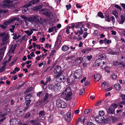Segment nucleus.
Listing matches in <instances>:
<instances>
[{"instance_id": "obj_2", "label": "nucleus", "mask_w": 125, "mask_h": 125, "mask_svg": "<svg viewBox=\"0 0 125 125\" xmlns=\"http://www.w3.org/2000/svg\"><path fill=\"white\" fill-rule=\"evenodd\" d=\"M72 94V93L71 91V89L70 88H68L66 89L62 94L63 96L67 100H70V97Z\"/></svg>"}, {"instance_id": "obj_21", "label": "nucleus", "mask_w": 125, "mask_h": 125, "mask_svg": "<svg viewBox=\"0 0 125 125\" xmlns=\"http://www.w3.org/2000/svg\"><path fill=\"white\" fill-rule=\"evenodd\" d=\"M121 97L122 98V100H124V101H121L120 102V104H125V95L124 94H122L121 95Z\"/></svg>"}, {"instance_id": "obj_42", "label": "nucleus", "mask_w": 125, "mask_h": 125, "mask_svg": "<svg viewBox=\"0 0 125 125\" xmlns=\"http://www.w3.org/2000/svg\"><path fill=\"white\" fill-rule=\"evenodd\" d=\"M31 101L30 100L27 101L26 100L25 101V103L26 104V105L27 106H28L30 105Z\"/></svg>"}, {"instance_id": "obj_15", "label": "nucleus", "mask_w": 125, "mask_h": 125, "mask_svg": "<svg viewBox=\"0 0 125 125\" xmlns=\"http://www.w3.org/2000/svg\"><path fill=\"white\" fill-rule=\"evenodd\" d=\"M71 113L68 112L65 115V118L67 122H69L70 120Z\"/></svg>"}, {"instance_id": "obj_52", "label": "nucleus", "mask_w": 125, "mask_h": 125, "mask_svg": "<svg viewBox=\"0 0 125 125\" xmlns=\"http://www.w3.org/2000/svg\"><path fill=\"white\" fill-rule=\"evenodd\" d=\"M76 61H77L78 63H80L82 62V59L81 57L78 58L76 60Z\"/></svg>"}, {"instance_id": "obj_25", "label": "nucleus", "mask_w": 125, "mask_h": 125, "mask_svg": "<svg viewBox=\"0 0 125 125\" xmlns=\"http://www.w3.org/2000/svg\"><path fill=\"white\" fill-rule=\"evenodd\" d=\"M104 42L105 45H106L107 44H108L110 43L111 42V40H107L106 38L104 39Z\"/></svg>"}, {"instance_id": "obj_28", "label": "nucleus", "mask_w": 125, "mask_h": 125, "mask_svg": "<svg viewBox=\"0 0 125 125\" xmlns=\"http://www.w3.org/2000/svg\"><path fill=\"white\" fill-rule=\"evenodd\" d=\"M80 30L81 31L79 30H78L74 32L75 34L76 35H77L78 33H79L80 35L82 34L83 31V30L82 29H81V30Z\"/></svg>"}, {"instance_id": "obj_46", "label": "nucleus", "mask_w": 125, "mask_h": 125, "mask_svg": "<svg viewBox=\"0 0 125 125\" xmlns=\"http://www.w3.org/2000/svg\"><path fill=\"white\" fill-rule=\"evenodd\" d=\"M98 15L100 17L102 18H103L104 16L103 14L101 12H99L98 13Z\"/></svg>"}, {"instance_id": "obj_40", "label": "nucleus", "mask_w": 125, "mask_h": 125, "mask_svg": "<svg viewBox=\"0 0 125 125\" xmlns=\"http://www.w3.org/2000/svg\"><path fill=\"white\" fill-rule=\"evenodd\" d=\"M104 70L105 71L108 73H109L110 72V68L108 67H105Z\"/></svg>"}, {"instance_id": "obj_43", "label": "nucleus", "mask_w": 125, "mask_h": 125, "mask_svg": "<svg viewBox=\"0 0 125 125\" xmlns=\"http://www.w3.org/2000/svg\"><path fill=\"white\" fill-rule=\"evenodd\" d=\"M31 115V114L29 113L28 112L27 114L24 115V117L25 118H28Z\"/></svg>"}, {"instance_id": "obj_34", "label": "nucleus", "mask_w": 125, "mask_h": 125, "mask_svg": "<svg viewBox=\"0 0 125 125\" xmlns=\"http://www.w3.org/2000/svg\"><path fill=\"white\" fill-rule=\"evenodd\" d=\"M9 38V37L8 35V34H6L3 38L2 41L4 42H6Z\"/></svg>"}, {"instance_id": "obj_51", "label": "nucleus", "mask_w": 125, "mask_h": 125, "mask_svg": "<svg viewBox=\"0 0 125 125\" xmlns=\"http://www.w3.org/2000/svg\"><path fill=\"white\" fill-rule=\"evenodd\" d=\"M5 47H2L0 49V51L2 52H0V53H3V54H4V52L5 51Z\"/></svg>"}, {"instance_id": "obj_39", "label": "nucleus", "mask_w": 125, "mask_h": 125, "mask_svg": "<svg viewBox=\"0 0 125 125\" xmlns=\"http://www.w3.org/2000/svg\"><path fill=\"white\" fill-rule=\"evenodd\" d=\"M104 114V112L103 111H101L99 112L98 115H100L101 116H103Z\"/></svg>"}, {"instance_id": "obj_36", "label": "nucleus", "mask_w": 125, "mask_h": 125, "mask_svg": "<svg viewBox=\"0 0 125 125\" xmlns=\"http://www.w3.org/2000/svg\"><path fill=\"white\" fill-rule=\"evenodd\" d=\"M39 115L40 117H44L45 115L44 112L43 111H40L39 113Z\"/></svg>"}, {"instance_id": "obj_17", "label": "nucleus", "mask_w": 125, "mask_h": 125, "mask_svg": "<svg viewBox=\"0 0 125 125\" xmlns=\"http://www.w3.org/2000/svg\"><path fill=\"white\" fill-rule=\"evenodd\" d=\"M83 26L81 22H79L77 23H75V28H80V30L81 29H82Z\"/></svg>"}, {"instance_id": "obj_57", "label": "nucleus", "mask_w": 125, "mask_h": 125, "mask_svg": "<svg viewBox=\"0 0 125 125\" xmlns=\"http://www.w3.org/2000/svg\"><path fill=\"white\" fill-rule=\"evenodd\" d=\"M113 64L115 66L119 64L117 61H114L113 62Z\"/></svg>"}, {"instance_id": "obj_47", "label": "nucleus", "mask_w": 125, "mask_h": 125, "mask_svg": "<svg viewBox=\"0 0 125 125\" xmlns=\"http://www.w3.org/2000/svg\"><path fill=\"white\" fill-rule=\"evenodd\" d=\"M105 20L109 22L110 21L109 17L108 15H106L105 17Z\"/></svg>"}, {"instance_id": "obj_35", "label": "nucleus", "mask_w": 125, "mask_h": 125, "mask_svg": "<svg viewBox=\"0 0 125 125\" xmlns=\"http://www.w3.org/2000/svg\"><path fill=\"white\" fill-rule=\"evenodd\" d=\"M107 111L108 113L113 114L114 113V110L111 109V108H109L107 110Z\"/></svg>"}, {"instance_id": "obj_12", "label": "nucleus", "mask_w": 125, "mask_h": 125, "mask_svg": "<svg viewBox=\"0 0 125 125\" xmlns=\"http://www.w3.org/2000/svg\"><path fill=\"white\" fill-rule=\"evenodd\" d=\"M60 66L59 65H57L54 68L53 72L54 73L57 74L59 73L61 70Z\"/></svg>"}, {"instance_id": "obj_4", "label": "nucleus", "mask_w": 125, "mask_h": 125, "mask_svg": "<svg viewBox=\"0 0 125 125\" xmlns=\"http://www.w3.org/2000/svg\"><path fill=\"white\" fill-rule=\"evenodd\" d=\"M19 20V18H18L12 17L11 19H9L8 21L4 22V25H0V27L3 29H5L6 28V26L8 24L12 22L15 21L16 20L18 21Z\"/></svg>"}, {"instance_id": "obj_45", "label": "nucleus", "mask_w": 125, "mask_h": 125, "mask_svg": "<svg viewBox=\"0 0 125 125\" xmlns=\"http://www.w3.org/2000/svg\"><path fill=\"white\" fill-rule=\"evenodd\" d=\"M32 87H31L30 89H27L24 92V93L27 94L29 92L31 89H32Z\"/></svg>"}, {"instance_id": "obj_5", "label": "nucleus", "mask_w": 125, "mask_h": 125, "mask_svg": "<svg viewBox=\"0 0 125 125\" xmlns=\"http://www.w3.org/2000/svg\"><path fill=\"white\" fill-rule=\"evenodd\" d=\"M29 21L35 23H41L39 20V17L37 15H32L29 17Z\"/></svg>"}, {"instance_id": "obj_11", "label": "nucleus", "mask_w": 125, "mask_h": 125, "mask_svg": "<svg viewBox=\"0 0 125 125\" xmlns=\"http://www.w3.org/2000/svg\"><path fill=\"white\" fill-rule=\"evenodd\" d=\"M16 113L18 115H22L24 113V109L22 108H20L16 111Z\"/></svg>"}, {"instance_id": "obj_8", "label": "nucleus", "mask_w": 125, "mask_h": 125, "mask_svg": "<svg viewBox=\"0 0 125 125\" xmlns=\"http://www.w3.org/2000/svg\"><path fill=\"white\" fill-rule=\"evenodd\" d=\"M41 11H42L43 14L45 15L47 18L51 19L52 18L53 15L50 12H48L46 9H42Z\"/></svg>"}, {"instance_id": "obj_31", "label": "nucleus", "mask_w": 125, "mask_h": 125, "mask_svg": "<svg viewBox=\"0 0 125 125\" xmlns=\"http://www.w3.org/2000/svg\"><path fill=\"white\" fill-rule=\"evenodd\" d=\"M108 50L109 52V53L112 54H118L117 52H115L112 51L110 49H108Z\"/></svg>"}, {"instance_id": "obj_7", "label": "nucleus", "mask_w": 125, "mask_h": 125, "mask_svg": "<svg viewBox=\"0 0 125 125\" xmlns=\"http://www.w3.org/2000/svg\"><path fill=\"white\" fill-rule=\"evenodd\" d=\"M74 77L76 79H80L81 78L82 75V70L80 69L76 70L74 73Z\"/></svg>"}, {"instance_id": "obj_30", "label": "nucleus", "mask_w": 125, "mask_h": 125, "mask_svg": "<svg viewBox=\"0 0 125 125\" xmlns=\"http://www.w3.org/2000/svg\"><path fill=\"white\" fill-rule=\"evenodd\" d=\"M61 103V106L59 107V108H65L66 106V103L62 100V101Z\"/></svg>"}, {"instance_id": "obj_55", "label": "nucleus", "mask_w": 125, "mask_h": 125, "mask_svg": "<svg viewBox=\"0 0 125 125\" xmlns=\"http://www.w3.org/2000/svg\"><path fill=\"white\" fill-rule=\"evenodd\" d=\"M14 36L13 37V39L14 40L17 39V35L16 33H13V34Z\"/></svg>"}, {"instance_id": "obj_13", "label": "nucleus", "mask_w": 125, "mask_h": 125, "mask_svg": "<svg viewBox=\"0 0 125 125\" xmlns=\"http://www.w3.org/2000/svg\"><path fill=\"white\" fill-rule=\"evenodd\" d=\"M120 18L118 21L119 24H122L125 21V16L123 15L120 16Z\"/></svg>"}, {"instance_id": "obj_27", "label": "nucleus", "mask_w": 125, "mask_h": 125, "mask_svg": "<svg viewBox=\"0 0 125 125\" xmlns=\"http://www.w3.org/2000/svg\"><path fill=\"white\" fill-rule=\"evenodd\" d=\"M21 17L26 22L27 21H29V17H26L23 15H21Z\"/></svg>"}, {"instance_id": "obj_14", "label": "nucleus", "mask_w": 125, "mask_h": 125, "mask_svg": "<svg viewBox=\"0 0 125 125\" xmlns=\"http://www.w3.org/2000/svg\"><path fill=\"white\" fill-rule=\"evenodd\" d=\"M84 118H85L84 117H81L79 118L77 120L76 124H77L79 122H80L82 124H84L85 122Z\"/></svg>"}, {"instance_id": "obj_24", "label": "nucleus", "mask_w": 125, "mask_h": 125, "mask_svg": "<svg viewBox=\"0 0 125 125\" xmlns=\"http://www.w3.org/2000/svg\"><path fill=\"white\" fill-rule=\"evenodd\" d=\"M20 70V69L18 67H16L14 69V70L12 71L10 73L11 74H14L16 73V72H18Z\"/></svg>"}, {"instance_id": "obj_16", "label": "nucleus", "mask_w": 125, "mask_h": 125, "mask_svg": "<svg viewBox=\"0 0 125 125\" xmlns=\"http://www.w3.org/2000/svg\"><path fill=\"white\" fill-rule=\"evenodd\" d=\"M108 119L110 122H114L117 120V118L115 117L109 116L108 117Z\"/></svg>"}, {"instance_id": "obj_50", "label": "nucleus", "mask_w": 125, "mask_h": 125, "mask_svg": "<svg viewBox=\"0 0 125 125\" xmlns=\"http://www.w3.org/2000/svg\"><path fill=\"white\" fill-rule=\"evenodd\" d=\"M11 27L12 28L10 29V30L11 32H13L15 28V26L14 25H12L11 26Z\"/></svg>"}, {"instance_id": "obj_3", "label": "nucleus", "mask_w": 125, "mask_h": 125, "mask_svg": "<svg viewBox=\"0 0 125 125\" xmlns=\"http://www.w3.org/2000/svg\"><path fill=\"white\" fill-rule=\"evenodd\" d=\"M52 96V95L51 94L48 93L46 94L43 98V102L44 103L46 102V104L50 105L52 99H51Z\"/></svg>"}, {"instance_id": "obj_37", "label": "nucleus", "mask_w": 125, "mask_h": 125, "mask_svg": "<svg viewBox=\"0 0 125 125\" xmlns=\"http://www.w3.org/2000/svg\"><path fill=\"white\" fill-rule=\"evenodd\" d=\"M99 59L102 60L103 59H105L106 58V57L105 54H103L100 55L99 56Z\"/></svg>"}, {"instance_id": "obj_59", "label": "nucleus", "mask_w": 125, "mask_h": 125, "mask_svg": "<svg viewBox=\"0 0 125 125\" xmlns=\"http://www.w3.org/2000/svg\"><path fill=\"white\" fill-rule=\"evenodd\" d=\"M55 51L54 50H52L51 51V52L50 53V56H52L54 54Z\"/></svg>"}, {"instance_id": "obj_44", "label": "nucleus", "mask_w": 125, "mask_h": 125, "mask_svg": "<svg viewBox=\"0 0 125 125\" xmlns=\"http://www.w3.org/2000/svg\"><path fill=\"white\" fill-rule=\"evenodd\" d=\"M31 94H29L27 95L25 97V99L26 100V99H30V98L31 97Z\"/></svg>"}, {"instance_id": "obj_60", "label": "nucleus", "mask_w": 125, "mask_h": 125, "mask_svg": "<svg viewBox=\"0 0 125 125\" xmlns=\"http://www.w3.org/2000/svg\"><path fill=\"white\" fill-rule=\"evenodd\" d=\"M88 34V33L87 32H85L83 33V37L84 38H85L87 36Z\"/></svg>"}, {"instance_id": "obj_49", "label": "nucleus", "mask_w": 125, "mask_h": 125, "mask_svg": "<svg viewBox=\"0 0 125 125\" xmlns=\"http://www.w3.org/2000/svg\"><path fill=\"white\" fill-rule=\"evenodd\" d=\"M66 7L67 8V10H69L71 7V5L70 4H69L66 5Z\"/></svg>"}, {"instance_id": "obj_63", "label": "nucleus", "mask_w": 125, "mask_h": 125, "mask_svg": "<svg viewBox=\"0 0 125 125\" xmlns=\"http://www.w3.org/2000/svg\"><path fill=\"white\" fill-rule=\"evenodd\" d=\"M115 7L121 10H122L120 7L117 4H115Z\"/></svg>"}, {"instance_id": "obj_18", "label": "nucleus", "mask_w": 125, "mask_h": 125, "mask_svg": "<svg viewBox=\"0 0 125 125\" xmlns=\"http://www.w3.org/2000/svg\"><path fill=\"white\" fill-rule=\"evenodd\" d=\"M61 39H57L55 43V46L57 48L59 47L61 43Z\"/></svg>"}, {"instance_id": "obj_33", "label": "nucleus", "mask_w": 125, "mask_h": 125, "mask_svg": "<svg viewBox=\"0 0 125 125\" xmlns=\"http://www.w3.org/2000/svg\"><path fill=\"white\" fill-rule=\"evenodd\" d=\"M112 13L114 15L116 18L118 17V14L116 11L115 10H113Z\"/></svg>"}, {"instance_id": "obj_61", "label": "nucleus", "mask_w": 125, "mask_h": 125, "mask_svg": "<svg viewBox=\"0 0 125 125\" xmlns=\"http://www.w3.org/2000/svg\"><path fill=\"white\" fill-rule=\"evenodd\" d=\"M84 89H81L80 92L79 94L80 95H82L84 93Z\"/></svg>"}, {"instance_id": "obj_32", "label": "nucleus", "mask_w": 125, "mask_h": 125, "mask_svg": "<svg viewBox=\"0 0 125 125\" xmlns=\"http://www.w3.org/2000/svg\"><path fill=\"white\" fill-rule=\"evenodd\" d=\"M25 32L28 35L30 36L32 33L33 31L32 30H30L29 31H25Z\"/></svg>"}, {"instance_id": "obj_64", "label": "nucleus", "mask_w": 125, "mask_h": 125, "mask_svg": "<svg viewBox=\"0 0 125 125\" xmlns=\"http://www.w3.org/2000/svg\"><path fill=\"white\" fill-rule=\"evenodd\" d=\"M46 83H48L51 81V78L50 77H47L46 78Z\"/></svg>"}, {"instance_id": "obj_56", "label": "nucleus", "mask_w": 125, "mask_h": 125, "mask_svg": "<svg viewBox=\"0 0 125 125\" xmlns=\"http://www.w3.org/2000/svg\"><path fill=\"white\" fill-rule=\"evenodd\" d=\"M45 47L46 48H48L49 47L50 48H51V45H49L48 43H46L45 44Z\"/></svg>"}, {"instance_id": "obj_38", "label": "nucleus", "mask_w": 125, "mask_h": 125, "mask_svg": "<svg viewBox=\"0 0 125 125\" xmlns=\"http://www.w3.org/2000/svg\"><path fill=\"white\" fill-rule=\"evenodd\" d=\"M111 76L112 79L114 80H115L116 78L117 75H116L114 73H113L111 75Z\"/></svg>"}, {"instance_id": "obj_58", "label": "nucleus", "mask_w": 125, "mask_h": 125, "mask_svg": "<svg viewBox=\"0 0 125 125\" xmlns=\"http://www.w3.org/2000/svg\"><path fill=\"white\" fill-rule=\"evenodd\" d=\"M83 53H84L85 52H88L87 50V49H83L81 51Z\"/></svg>"}, {"instance_id": "obj_1", "label": "nucleus", "mask_w": 125, "mask_h": 125, "mask_svg": "<svg viewBox=\"0 0 125 125\" xmlns=\"http://www.w3.org/2000/svg\"><path fill=\"white\" fill-rule=\"evenodd\" d=\"M0 7L3 8H6L8 7L10 8H13L14 7V5L13 4V1H10L9 0H5L1 4L0 3Z\"/></svg>"}, {"instance_id": "obj_41", "label": "nucleus", "mask_w": 125, "mask_h": 125, "mask_svg": "<svg viewBox=\"0 0 125 125\" xmlns=\"http://www.w3.org/2000/svg\"><path fill=\"white\" fill-rule=\"evenodd\" d=\"M40 1V0H32L31 2L33 4H35L39 2Z\"/></svg>"}, {"instance_id": "obj_29", "label": "nucleus", "mask_w": 125, "mask_h": 125, "mask_svg": "<svg viewBox=\"0 0 125 125\" xmlns=\"http://www.w3.org/2000/svg\"><path fill=\"white\" fill-rule=\"evenodd\" d=\"M5 63H4L3 64V65L1 67L0 69V72H3L5 70V66H6Z\"/></svg>"}, {"instance_id": "obj_54", "label": "nucleus", "mask_w": 125, "mask_h": 125, "mask_svg": "<svg viewBox=\"0 0 125 125\" xmlns=\"http://www.w3.org/2000/svg\"><path fill=\"white\" fill-rule=\"evenodd\" d=\"M86 58L87 59L88 61H90L92 58V55L87 56H86Z\"/></svg>"}, {"instance_id": "obj_22", "label": "nucleus", "mask_w": 125, "mask_h": 125, "mask_svg": "<svg viewBox=\"0 0 125 125\" xmlns=\"http://www.w3.org/2000/svg\"><path fill=\"white\" fill-rule=\"evenodd\" d=\"M95 80L97 81H99L100 78V75L96 73L94 75Z\"/></svg>"}, {"instance_id": "obj_48", "label": "nucleus", "mask_w": 125, "mask_h": 125, "mask_svg": "<svg viewBox=\"0 0 125 125\" xmlns=\"http://www.w3.org/2000/svg\"><path fill=\"white\" fill-rule=\"evenodd\" d=\"M53 116L52 115H51L49 117L48 119V120L50 122H52Z\"/></svg>"}, {"instance_id": "obj_9", "label": "nucleus", "mask_w": 125, "mask_h": 125, "mask_svg": "<svg viewBox=\"0 0 125 125\" xmlns=\"http://www.w3.org/2000/svg\"><path fill=\"white\" fill-rule=\"evenodd\" d=\"M95 119L97 123H103L104 122V116L97 115L95 117Z\"/></svg>"}, {"instance_id": "obj_19", "label": "nucleus", "mask_w": 125, "mask_h": 125, "mask_svg": "<svg viewBox=\"0 0 125 125\" xmlns=\"http://www.w3.org/2000/svg\"><path fill=\"white\" fill-rule=\"evenodd\" d=\"M114 86L117 90H119L121 88V85L118 83H116L115 84Z\"/></svg>"}, {"instance_id": "obj_62", "label": "nucleus", "mask_w": 125, "mask_h": 125, "mask_svg": "<svg viewBox=\"0 0 125 125\" xmlns=\"http://www.w3.org/2000/svg\"><path fill=\"white\" fill-rule=\"evenodd\" d=\"M111 20L113 22V23L114 24L115 22V19L114 16H112L111 17Z\"/></svg>"}, {"instance_id": "obj_26", "label": "nucleus", "mask_w": 125, "mask_h": 125, "mask_svg": "<svg viewBox=\"0 0 125 125\" xmlns=\"http://www.w3.org/2000/svg\"><path fill=\"white\" fill-rule=\"evenodd\" d=\"M42 7L41 6H37L33 7V9L34 11H38L40 10V9H41Z\"/></svg>"}, {"instance_id": "obj_23", "label": "nucleus", "mask_w": 125, "mask_h": 125, "mask_svg": "<svg viewBox=\"0 0 125 125\" xmlns=\"http://www.w3.org/2000/svg\"><path fill=\"white\" fill-rule=\"evenodd\" d=\"M69 49V47L67 45H64L63 46L62 48V51L64 52L66 51Z\"/></svg>"}, {"instance_id": "obj_6", "label": "nucleus", "mask_w": 125, "mask_h": 125, "mask_svg": "<svg viewBox=\"0 0 125 125\" xmlns=\"http://www.w3.org/2000/svg\"><path fill=\"white\" fill-rule=\"evenodd\" d=\"M62 73L61 72H60L56 75V80L58 82H64L66 80L65 76L61 75Z\"/></svg>"}, {"instance_id": "obj_20", "label": "nucleus", "mask_w": 125, "mask_h": 125, "mask_svg": "<svg viewBox=\"0 0 125 125\" xmlns=\"http://www.w3.org/2000/svg\"><path fill=\"white\" fill-rule=\"evenodd\" d=\"M62 100L58 99L56 101V105L58 107L61 106V102Z\"/></svg>"}, {"instance_id": "obj_53", "label": "nucleus", "mask_w": 125, "mask_h": 125, "mask_svg": "<svg viewBox=\"0 0 125 125\" xmlns=\"http://www.w3.org/2000/svg\"><path fill=\"white\" fill-rule=\"evenodd\" d=\"M4 111L5 113L10 112V110L8 108H6L4 109Z\"/></svg>"}, {"instance_id": "obj_10", "label": "nucleus", "mask_w": 125, "mask_h": 125, "mask_svg": "<svg viewBox=\"0 0 125 125\" xmlns=\"http://www.w3.org/2000/svg\"><path fill=\"white\" fill-rule=\"evenodd\" d=\"M31 5L30 4H28L27 5H25L24 7L22 12L23 13L26 14L29 12L28 7L30 6Z\"/></svg>"}]
</instances>
